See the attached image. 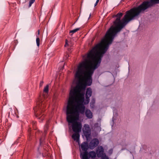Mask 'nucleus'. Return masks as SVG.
Here are the masks:
<instances>
[{"label":"nucleus","instance_id":"nucleus-3","mask_svg":"<svg viewBox=\"0 0 159 159\" xmlns=\"http://www.w3.org/2000/svg\"><path fill=\"white\" fill-rule=\"evenodd\" d=\"M45 106V102L39 99L36 106L34 108L36 117L40 120V122L44 119V115L43 112L45 111L44 108Z\"/></svg>","mask_w":159,"mask_h":159},{"label":"nucleus","instance_id":"nucleus-27","mask_svg":"<svg viewBox=\"0 0 159 159\" xmlns=\"http://www.w3.org/2000/svg\"><path fill=\"white\" fill-rule=\"evenodd\" d=\"M69 57V55H68V57Z\"/></svg>","mask_w":159,"mask_h":159},{"label":"nucleus","instance_id":"nucleus-16","mask_svg":"<svg viewBox=\"0 0 159 159\" xmlns=\"http://www.w3.org/2000/svg\"><path fill=\"white\" fill-rule=\"evenodd\" d=\"M95 102V100L94 99H92L91 102L90 103V106L91 107H93L94 106V104Z\"/></svg>","mask_w":159,"mask_h":159},{"label":"nucleus","instance_id":"nucleus-23","mask_svg":"<svg viewBox=\"0 0 159 159\" xmlns=\"http://www.w3.org/2000/svg\"><path fill=\"white\" fill-rule=\"evenodd\" d=\"M99 0H97L96 1V2L94 5L95 7L97 5L98 3V2H99Z\"/></svg>","mask_w":159,"mask_h":159},{"label":"nucleus","instance_id":"nucleus-25","mask_svg":"<svg viewBox=\"0 0 159 159\" xmlns=\"http://www.w3.org/2000/svg\"><path fill=\"white\" fill-rule=\"evenodd\" d=\"M33 125L34 126H35V123H34V124H33Z\"/></svg>","mask_w":159,"mask_h":159},{"label":"nucleus","instance_id":"nucleus-6","mask_svg":"<svg viewBox=\"0 0 159 159\" xmlns=\"http://www.w3.org/2000/svg\"><path fill=\"white\" fill-rule=\"evenodd\" d=\"M97 156L98 157H100L101 156L105 154L104 153V148L102 146L98 147L96 150Z\"/></svg>","mask_w":159,"mask_h":159},{"label":"nucleus","instance_id":"nucleus-9","mask_svg":"<svg viewBox=\"0 0 159 159\" xmlns=\"http://www.w3.org/2000/svg\"><path fill=\"white\" fill-rule=\"evenodd\" d=\"M81 148L84 151H87L88 149V144L86 142H84L80 145Z\"/></svg>","mask_w":159,"mask_h":159},{"label":"nucleus","instance_id":"nucleus-18","mask_svg":"<svg viewBox=\"0 0 159 159\" xmlns=\"http://www.w3.org/2000/svg\"><path fill=\"white\" fill-rule=\"evenodd\" d=\"M101 157L102 159H109L108 157L105 154L102 155Z\"/></svg>","mask_w":159,"mask_h":159},{"label":"nucleus","instance_id":"nucleus-13","mask_svg":"<svg viewBox=\"0 0 159 159\" xmlns=\"http://www.w3.org/2000/svg\"><path fill=\"white\" fill-rule=\"evenodd\" d=\"M49 122V121H48L47 122L46 124L44 127V133L46 134L47 133L48 127V123Z\"/></svg>","mask_w":159,"mask_h":159},{"label":"nucleus","instance_id":"nucleus-19","mask_svg":"<svg viewBox=\"0 0 159 159\" xmlns=\"http://www.w3.org/2000/svg\"><path fill=\"white\" fill-rule=\"evenodd\" d=\"M35 0H30L29 4V7L31 6L32 4L35 2Z\"/></svg>","mask_w":159,"mask_h":159},{"label":"nucleus","instance_id":"nucleus-17","mask_svg":"<svg viewBox=\"0 0 159 159\" xmlns=\"http://www.w3.org/2000/svg\"><path fill=\"white\" fill-rule=\"evenodd\" d=\"M48 85H47L46 86H45L43 92H45L46 93H48Z\"/></svg>","mask_w":159,"mask_h":159},{"label":"nucleus","instance_id":"nucleus-11","mask_svg":"<svg viewBox=\"0 0 159 159\" xmlns=\"http://www.w3.org/2000/svg\"><path fill=\"white\" fill-rule=\"evenodd\" d=\"M79 133H75L73 134L72 136V139L75 141H78L79 139Z\"/></svg>","mask_w":159,"mask_h":159},{"label":"nucleus","instance_id":"nucleus-21","mask_svg":"<svg viewBox=\"0 0 159 159\" xmlns=\"http://www.w3.org/2000/svg\"><path fill=\"white\" fill-rule=\"evenodd\" d=\"M43 81H41L39 84L40 87H42L43 86Z\"/></svg>","mask_w":159,"mask_h":159},{"label":"nucleus","instance_id":"nucleus-5","mask_svg":"<svg viewBox=\"0 0 159 159\" xmlns=\"http://www.w3.org/2000/svg\"><path fill=\"white\" fill-rule=\"evenodd\" d=\"M99 143V141L97 139H93L89 144L90 148L92 149H94L98 145Z\"/></svg>","mask_w":159,"mask_h":159},{"label":"nucleus","instance_id":"nucleus-12","mask_svg":"<svg viewBox=\"0 0 159 159\" xmlns=\"http://www.w3.org/2000/svg\"><path fill=\"white\" fill-rule=\"evenodd\" d=\"M96 154V153L94 151H90L89 153V158L91 157L93 159L95 158Z\"/></svg>","mask_w":159,"mask_h":159},{"label":"nucleus","instance_id":"nucleus-10","mask_svg":"<svg viewBox=\"0 0 159 159\" xmlns=\"http://www.w3.org/2000/svg\"><path fill=\"white\" fill-rule=\"evenodd\" d=\"M85 114L86 116L88 118L91 119L92 118V113L89 110L87 109L85 111Z\"/></svg>","mask_w":159,"mask_h":159},{"label":"nucleus","instance_id":"nucleus-8","mask_svg":"<svg viewBox=\"0 0 159 159\" xmlns=\"http://www.w3.org/2000/svg\"><path fill=\"white\" fill-rule=\"evenodd\" d=\"M89 153L87 151L80 152V157L81 159H89Z\"/></svg>","mask_w":159,"mask_h":159},{"label":"nucleus","instance_id":"nucleus-2","mask_svg":"<svg viewBox=\"0 0 159 159\" xmlns=\"http://www.w3.org/2000/svg\"><path fill=\"white\" fill-rule=\"evenodd\" d=\"M84 87L85 86L82 84L77 86L74 90L70 92L66 107V120L69 125H71L73 131L75 133H80L82 129L81 123L77 121L80 113L83 114L84 112L85 107L83 105L84 94L79 92L80 88Z\"/></svg>","mask_w":159,"mask_h":159},{"label":"nucleus","instance_id":"nucleus-24","mask_svg":"<svg viewBox=\"0 0 159 159\" xmlns=\"http://www.w3.org/2000/svg\"><path fill=\"white\" fill-rule=\"evenodd\" d=\"M42 138H41V139H40V144H41V143H42Z\"/></svg>","mask_w":159,"mask_h":159},{"label":"nucleus","instance_id":"nucleus-7","mask_svg":"<svg viewBox=\"0 0 159 159\" xmlns=\"http://www.w3.org/2000/svg\"><path fill=\"white\" fill-rule=\"evenodd\" d=\"M159 3V0H150L146 1V9L155 4Z\"/></svg>","mask_w":159,"mask_h":159},{"label":"nucleus","instance_id":"nucleus-15","mask_svg":"<svg viewBox=\"0 0 159 159\" xmlns=\"http://www.w3.org/2000/svg\"><path fill=\"white\" fill-rule=\"evenodd\" d=\"M36 42L37 46L39 47L40 45V39L39 37H38V36H37V38L36 37Z\"/></svg>","mask_w":159,"mask_h":159},{"label":"nucleus","instance_id":"nucleus-4","mask_svg":"<svg viewBox=\"0 0 159 159\" xmlns=\"http://www.w3.org/2000/svg\"><path fill=\"white\" fill-rule=\"evenodd\" d=\"M83 131L86 137H88L90 136L91 134V130L90 128L88 125H84L83 129Z\"/></svg>","mask_w":159,"mask_h":159},{"label":"nucleus","instance_id":"nucleus-26","mask_svg":"<svg viewBox=\"0 0 159 159\" xmlns=\"http://www.w3.org/2000/svg\"><path fill=\"white\" fill-rule=\"evenodd\" d=\"M91 15V14H90V16H89V17H90V16Z\"/></svg>","mask_w":159,"mask_h":159},{"label":"nucleus","instance_id":"nucleus-1","mask_svg":"<svg viewBox=\"0 0 159 159\" xmlns=\"http://www.w3.org/2000/svg\"><path fill=\"white\" fill-rule=\"evenodd\" d=\"M119 32L107 31L105 37L101 43L96 45L88 54L87 57L89 59H86L79 64L75 75L78 81V84L73 89L71 90L70 94V92L74 90L76 87L82 84L85 86V87L80 88L79 92L84 95V92L81 93V90L85 89L86 86H90L91 84L92 77L94 70L100 66L103 55L108 49L109 45L112 43L115 35ZM92 93L91 89L90 88H88L85 94L86 100L84 101L83 104L84 103V104L89 103V98Z\"/></svg>","mask_w":159,"mask_h":159},{"label":"nucleus","instance_id":"nucleus-22","mask_svg":"<svg viewBox=\"0 0 159 159\" xmlns=\"http://www.w3.org/2000/svg\"><path fill=\"white\" fill-rule=\"evenodd\" d=\"M37 34L36 35V37L37 38V36H38V37H39V35L40 32L39 30H38L37 31Z\"/></svg>","mask_w":159,"mask_h":159},{"label":"nucleus","instance_id":"nucleus-20","mask_svg":"<svg viewBox=\"0 0 159 159\" xmlns=\"http://www.w3.org/2000/svg\"><path fill=\"white\" fill-rule=\"evenodd\" d=\"M68 45V41L67 39H66L65 42V47H66Z\"/></svg>","mask_w":159,"mask_h":159},{"label":"nucleus","instance_id":"nucleus-14","mask_svg":"<svg viewBox=\"0 0 159 159\" xmlns=\"http://www.w3.org/2000/svg\"><path fill=\"white\" fill-rule=\"evenodd\" d=\"M80 28H76L75 29H74V30H70V33H72L73 34L74 33H75L76 32L78 31L79 30H80Z\"/></svg>","mask_w":159,"mask_h":159}]
</instances>
